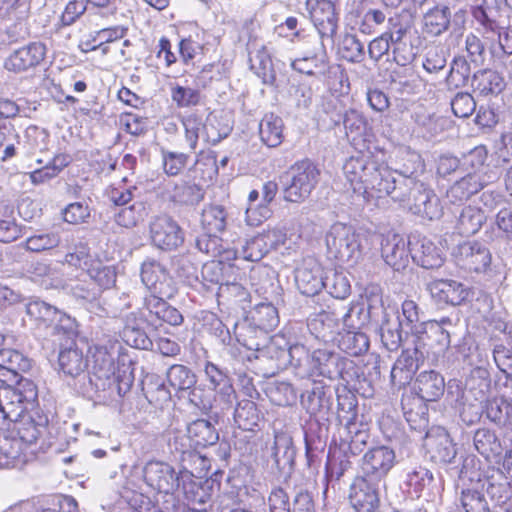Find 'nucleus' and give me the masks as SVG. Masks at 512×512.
Listing matches in <instances>:
<instances>
[{
    "instance_id": "6",
    "label": "nucleus",
    "mask_w": 512,
    "mask_h": 512,
    "mask_svg": "<svg viewBox=\"0 0 512 512\" xmlns=\"http://www.w3.org/2000/svg\"><path fill=\"white\" fill-rule=\"evenodd\" d=\"M320 170L309 159L294 163L281 177L283 199L304 202L319 182Z\"/></svg>"
},
{
    "instance_id": "58",
    "label": "nucleus",
    "mask_w": 512,
    "mask_h": 512,
    "mask_svg": "<svg viewBox=\"0 0 512 512\" xmlns=\"http://www.w3.org/2000/svg\"><path fill=\"white\" fill-rule=\"evenodd\" d=\"M85 276L90 277L96 287L101 290L109 289L115 285L117 273L114 266L104 265L100 261H96L87 268Z\"/></svg>"
},
{
    "instance_id": "47",
    "label": "nucleus",
    "mask_w": 512,
    "mask_h": 512,
    "mask_svg": "<svg viewBox=\"0 0 512 512\" xmlns=\"http://www.w3.org/2000/svg\"><path fill=\"white\" fill-rule=\"evenodd\" d=\"M261 414L255 402L244 399L238 402L234 411V421L245 431H253L259 425Z\"/></svg>"
},
{
    "instance_id": "14",
    "label": "nucleus",
    "mask_w": 512,
    "mask_h": 512,
    "mask_svg": "<svg viewBox=\"0 0 512 512\" xmlns=\"http://www.w3.org/2000/svg\"><path fill=\"white\" fill-rule=\"evenodd\" d=\"M325 276L321 264L314 258L308 257L295 270V282L299 291L306 296L318 294L323 286Z\"/></svg>"
},
{
    "instance_id": "10",
    "label": "nucleus",
    "mask_w": 512,
    "mask_h": 512,
    "mask_svg": "<svg viewBox=\"0 0 512 512\" xmlns=\"http://www.w3.org/2000/svg\"><path fill=\"white\" fill-rule=\"evenodd\" d=\"M141 281L151 292L171 299L178 291L177 283L167 268L155 259H146L140 270Z\"/></svg>"
},
{
    "instance_id": "26",
    "label": "nucleus",
    "mask_w": 512,
    "mask_h": 512,
    "mask_svg": "<svg viewBox=\"0 0 512 512\" xmlns=\"http://www.w3.org/2000/svg\"><path fill=\"white\" fill-rule=\"evenodd\" d=\"M248 50L251 70L262 79L264 84L273 85L276 80V73L271 56L265 45L249 43Z\"/></svg>"
},
{
    "instance_id": "2",
    "label": "nucleus",
    "mask_w": 512,
    "mask_h": 512,
    "mask_svg": "<svg viewBox=\"0 0 512 512\" xmlns=\"http://www.w3.org/2000/svg\"><path fill=\"white\" fill-rule=\"evenodd\" d=\"M343 173L353 193L363 202L389 197L388 166L378 162L369 148L349 157L343 165Z\"/></svg>"
},
{
    "instance_id": "43",
    "label": "nucleus",
    "mask_w": 512,
    "mask_h": 512,
    "mask_svg": "<svg viewBox=\"0 0 512 512\" xmlns=\"http://www.w3.org/2000/svg\"><path fill=\"white\" fill-rule=\"evenodd\" d=\"M484 413L498 427L512 431V406L510 402L503 398L486 400Z\"/></svg>"
},
{
    "instance_id": "16",
    "label": "nucleus",
    "mask_w": 512,
    "mask_h": 512,
    "mask_svg": "<svg viewBox=\"0 0 512 512\" xmlns=\"http://www.w3.org/2000/svg\"><path fill=\"white\" fill-rule=\"evenodd\" d=\"M46 46L41 42H31L13 51L5 60L8 71L21 73L38 66L45 58Z\"/></svg>"
},
{
    "instance_id": "64",
    "label": "nucleus",
    "mask_w": 512,
    "mask_h": 512,
    "mask_svg": "<svg viewBox=\"0 0 512 512\" xmlns=\"http://www.w3.org/2000/svg\"><path fill=\"white\" fill-rule=\"evenodd\" d=\"M341 57L352 63H360L365 58L364 44L352 34H346L339 45Z\"/></svg>"
},
{
    "instance_id": "59",
    "label": "nucleus",
    "mask_w": 512,
    "mask_h": 512,
    "mask_svg": "<svg viewBox=\"0 0 512 512\" xmlns=\"http://www.w3.org/2000/svg\"><path fill=\"white\" fill-rule=\"evenodd\" d=\"M413 345V348L404 349L396 362L414 375L424 359L426 343L423 337H419L413 339Z\"/></svg>"
},
{
    "instance_id": "15",
    "label": "nucleus",
    "mask_w": 512,
    "mask_h": 512,
    "mask_svg": "<svg viewBox=\"0 0 512 512\" xmlns=\"http://www.w3.org/2000/svg\"><path fill=\"white\" fill-rule=\"evenodd\" d=\"M467 160L474 168L473 172H469L455 183L462 189L466 195L471 198L473 195L481 191L491 180L490 176L486 175L484 171V162L486 154L482 149H475L471 151Z\"/></svg>"
},
{
    "instance_id": "53",
    "label": "nucleus",
    "mask_w": 512,
    "mask_h": 512,
    "mask_svg": "<svg viewBox=\"0 0 512 512\" xmlns=\"http://www.w3.org/2000/svg\"><path fill=\"white\" fill-rule=\"evenodd\" d=\"M338 346L351 356H359L368 351L370 341L365 333L348 330L341 335Z\"/></svg>"
},
{
    "instance_id": "11",
    "label": "nucleus",
    "mask_w": 512,
    "mask_h": 512,
    "mask_svg": "<svg viewBox=\"0 0 512 512\" xmlns=\"http://www.w3.org/2000/svg\"><path fill=\"white\" fill-rule=\"evenodd\" d=\"M152 244L163 251H173L184 242V232L177 221L168 215L154 217L149 223Z\"/></svg>"
},
{
    "instance_id": "52",
    "label": "nucleus",
    "mask_w": 512,
    "mask_h": 512,
    "mask_svg": "<svg viewBox=\"0 0 512 512\" xmlns=\"http://www.w3.org/2000/svg\"><path fill=\"white\" fill-rule=\"evenodd\" d=\"M454 326L452 319L449 317H442L439 320H429L426 323L423 336L428 335L429 338L435 340L441 349H447L451 343V328Z\"/></svg>"
},
{
    "instance_id": "54",
    "label": "nucleus",
    "mask_w": 512,
    "mask_h": 512,
    "mask_svg": "<svg viewBox=\"0 0 512 512\" xmlns=\"http://www.w3.org/2000/svg\"><path fill=\"white\" fill-rule=\"evenodd\" d=\"M406 482L418 497L422 493L430 495L435 486L433 473L422 466L415 467L409 471Z\"/></svg>"
},
{
    "instance_id": "62",
    "label": "nucleus",
    "mask_w": 512,
    "mask_h": 512,
    "mask_svg": "<svg viewBox=\"0 0 512 512\" xmlns=\"http://www.w3.org/2000/svg\"><path fill=\"white\" fill-rule=\"evenodd\" d=\"M337 325L338 318L334 312L329 311L319 312L308 323L309 329L316 333V337L323 340H326V338L333 333Z\"/></svg>"
},
{
    "instance_id": "29",
    "label": "nucleus",
    "mask_w": 512,
    "mask_h": 512,
    "mask_svg": "<svg viewBox=\"0 0 512 512\" xmlns=\"http://www.w3.org/2000/svg\"><path fill=\"white\" fill-rule=\"evenodd\" d=\"M180 488L187 501L186 505L209 507L212 498V487L208 481L205 483L198 481L192 472L188 470L187 473H184V479Z\"/></svg>"
},
{
    "instance_id": "34",
    "label": "nucleus",
    "mask_w": 512,
    "mask_h": 512,
    "mask_svg": "<svg viewBox=\"0 0 512 512\" xmlns=\"http://www.w3.org/2000/svg\"><path fill=\"white\" fill-rule=\"evenodd\" d=\"M189 442L197 448H205L216 444L219 434L214 425L206 419H197L187 427Z\"/></svg>"
},
{
    "instance_id": "51",
    "label": "nucleus",
    "mask_w": 512,
    "mask_h": 512,
    "mask_svg": "<svg viewBox=\"0 0 512 512\" xmlns=\"http://www.w3.org/2000/svg\"><path fill=\"white\" fill-rule=\"evenodd\" d=\"M278 191V185L274 181H268L263 184L262 187V198L265 205H261L260 210V217H256L257 210L249 207L246 210V222L250 226H258L262 223L264 219H267L270 217V209L267 207L269 203H271Z\"/></svg>"
},
{
    "instance_id": "28",
    "label": "nucleus",
    "mask_w": 512,
    "mask_h": 512,
    "mask_svg": "<svg viewBox=\"0 0 512 512\" xmlns=\"http://www.w3.org/2000/svg\"><path fill=\"white\" fill-rule=\"evenodd\" d=\"M280 302H283V300L276 297L275 301L258 303L250 311L251 323L260 329L261 336L279 325L280 319L276 305Z\"/></svg>"
},
{
    "instance_id": "12",
    "label": "nucleus",
    "mask_w": 512,
    "mask_h": 512,
    "mask_svg": "<svg viewBox=\"0 0 512 512\" xmlns=\"http://www.w3.org/2000/svg\"><path fill=\"white\" fill-rule=\"evenodd\" d=\"M308 15L318 33L334 42L339 27V14L332 0H306Z\"/></svg>"
},
{
    "instance_id": "17",
    "label": "nucleus",
    "mask_w": 512,
    "mask_h": 512,
    "mask_svg": "<svg viewBox=\"0 0 512 512\" xmlns=\"http://www.w3.org/2000/svg\"><path fill=\"white\" fill-rule=\"evenodd\" d=\"M427 290L437 303L457 306L467 300L469 289L453 279H436L427 284Z\"/></svg>"
},
{
    "instance_id": "22",
    "label": "nucleus",
    "mask_w": 512,
    "mask_h": 512,
    "mask_svg": "<svg viewBox=\"0 0 512 512\" xmlns=\"http://www.w3.org/2000/svg\"><path fill=\"white\" fill-rule=\"evenodd\" d=\"M381 255L385 263L395 271H402L409 265L410 250L398 234L387 235L381 242Z\"/></svg>"
},
{
    "instance_id": "8",
    "label": "nucleus",
    "mask_w": 512,
    "mask_h": 512,
    "mask_svg": "<svg viewBox=\"0 0 512 512\" xmlns=\"http://www.w3.org/2000/svg\"><path fill=\"white\" fill-rule=\"evenodd\" d=\"M395 461V452L390 447L376 446L369 449L362 457L360 479L380 486L395 465Z\"/></svg>"
},
{
    "instance_id": "45",
    "label": "nucleus",
    "mask_w": 512,
    "mask_h": 512,
    "mask_svg": "<svg viewBox=\"0 0 512 512\" xmlns=\"http://www.w3.org/2000/svg\"><path fill=\"white\" fill-rule=\"evenodd\" d=\"M283 120L281 117L269 113L265 114L259 123V135L268 147H277L283 141Z\"/></svg>"
},
{
    "instance_id": "4",
    "label": "nucleus",
    "mask_w": 512,
    "mask_h": 512,
    "mask_svg": "<svg viewBox=\"0 0 512 512\" xmlns=\"http://www.w3.org/2000/svg\"><path fill=\"white\" fill-rule=\"evenodd\" d=\"M187 469L176 470L171 464L161 460H150L142 469L143 480L153 491L164 494V506L168 510H177L179 499L175 493L179 490Z\"/></svg>"
},
{
    "instance_id": "36",
    "label": "nucleus",
    "mask_w": 512,
    "mask_h": 512,
    "mask_svg": "<svg viewBox=\"0 0 512 512\" xmlns=\"http://www.w3.org/2000/svg\"><path fill=\"white\" fill-rule=\"evenodd\" d=\"M291 68L301 74L321 79L329 69L327 54L301 55L295 58Z\"/></svg>"
},
{
    "instance_id": "1",
    "label": "nucleus",
    "mask_w": 512,
    "mask_h": 512,
    "mask_svg": "<svg viewBox=\"0 0 512 512\" xmlns=\"http://www.w3.org/2000/svg\"><path fill=\"white\" fill-rule=\"evenodd\" d=\"M389 197L413 214L428 220L442 216V206L434 190L422 179L425 162L421 155L408 151L397 170L388 167Z\"/></svg>"
},
{
    "instance_id": "31",
    "label": "nucleus",
    "mask_w": 512,
    "mask_h": 512,
    "mask_svg": "<svg viewBox=\"0 0 512 512\" xmlns=\"http://www.w3.org/2000/svg\"><path fill=\"white\" fill-rule=\"evenodd\" d=\"M492 379L489 370L483 366L473 368L465 380V391L475 401L484 402L491 392Z\"/></svg>"
},
{
    "instance_id": "49",
    "label": "nucleus",
    "mask_w": 512,
    "mask_h": 512,
    "mask_svg": "<svg viewBox=\"0 0 512 512\" xmlns=\"http://www.w3.org/2000/svg\"><path fill=\"white\" fill-rule=\"evenodd\" d=\"M143 392L148 402L155 407L162 408L170 402L171 393L163 380L155 375L147 377L143 381Z\"/></svg>"
},
{
    "instance_id": "19",
    "label": "nucleus",
    "mask_w": 512,
    "mask_h": 512,
    "mask_svg": "<svg viewBox=\"0 0 512 512\" xmlns=\"http://www.w3.org/2000/svg\"><path fill=\"white\" fill-rule=\"evenodd\" d=\"M503 5L512 10V0H482L481 4L472 8V17L477 22L481 33L499 31V18Z\"/></svg>"
},
{
    "instance_id": "7",
    "label": "nucleus",
    "mask_w": 512,
    "mask_h": 512,
    "mask_svg": "<svg viewBox=\"0 0 512 512\" xmlns=\"http://www.w3.org/2000/svg\"><path fill=\"white\" fill-rule=\"evenodd\" d=\"M119 352V345L112 343L110 346L96 345L92 354V374L88 376L91 390L106 391L111 387L112 376H114L115 356Z\"/></svg>"
},
{
    "instance_id": "44",
    "label": "nucleus",
    "mask_w": 512,
    "mask_h": 512,
    "mask_svg": "<svg viewBox=\"0 0 512 512\" xmlns=\"http://www.w3.org/2000/svg\"><path fill=\"white\" fill-rule=\"evenodd\" d=\"M402 327L403 322L400 317L391 319L387 313L383 314L382 321L380 324V337L383 346L388 351H397L402 342Z\"/></svg>"
},
{
    "instance_id": "33",
    "label": "nucleus",
    "mask_w": 512,
    "mask_h": 512,
    "mask_svg": "<svg viewBox=\"0 0 512 512\" xmlns=\"http://www.w3.org/2000/svg\"><path fill=\"white\" fill-rule=\"evenodd\" d=\"M272 456L278 470H291L295 462V448L292 437L286 432H277L274 437Z\"/></svg>"
},
{
    "instance_id": "39",
    "label": "nucleus",
    "mask_w": 512,
    "mask_h": 512,
    "mask_svg": "<svg viewBox=\"0 0 512 512\" xmlns=\"http://www.w3.org/2000/svg\"><path fill=\"white\" fill-rule=\"evenodd\" d=\"M451 11L446 5L429 9L423 17V30L430 36H439L450 26Z\"/></svg>"
},
{
    "instance_id": "57",
    "label": "nucleus",
    "mask_w": 512,
    "mask_h": 512,
    "mask_svg": "<svg viewBox=\"0 0 512 512\" xmlns=\"http://www.w3.org/2000/svg\"><path fill=\"white\" fill-rule=\"evenodd\" d=\"M169 385L176 391H184L196 384V376L193 371L185 365L174 364L169 367L166 373Z\"/></svg>"
},
{
    "instance_id": "48",
    "label": "nucleus",
    "mask_w": 512,
    "mask_h": 512,
    "mask_svg": "<svg viewBox=\"0 0 512 512\" xmlns=\"http://www.w3.org/2000/svg\"><path fill=\"white\" fill-rule=\"evenodd\" d=\"M26 313L39 328H51L58 309L42 300H33L26 306Z\"/></svg>"
},
{
    "instance_id": "40",
    "label": "nucleus",
    "mask_w": 512,
    "mask_h": 512,
    "mask_svg": "<svg viewBox=\"0 0 512 512\" xmlns=\"http://www.w3.org/2000/svg\"><path fill=\"white\" fill-rule=\"evenodd\" d=\"M234 333L239 345L248 351H252L255 358L261 357V351L266 340V333H264V336H261L260 329L255 327L252 323L236 325Z\"/></svg>"
},
{
    "instance_id": "9",
    "label": "nucleus",
    "mask_w": 512,
    "mask_h": 512,
    "mask_svg": "<svg viewBox=\"0 0 512 512\" xmlns=\"http://www.w3.org/2000/svg\"><path fill=\"white\" fill-rule=\"evenodd\" d=\"M453 257L460 269L470 273H486L492 264L490 249L478 241L459 244L453 251Z\"/></svg>"
},
{
    "instance_id": "46",
    "label": "nucleus",
    "mask_w": 512,
    "mask_h": 512,
    "mask_svg": "<svg viewBox=\"0 0 512 512\" xmlns=\"http://www.w3.org/2000/svg\"><path fill=\"white\" fill-rule=\"evenodd\" d=\"M350 446L340 447L329 453L326 464V475L330 479L340 480V478L352 469Z\"/></svg>"
},
{
    "instance_id": "35",
    "label": "nucleus",
    "mask_w": 512,
    "mask_h": 512,
    "mask_svg": "<svg viewBox=\"0 0 512 512\" xmlns=\"http://www.w3.org/2000/svg\"><path fill=\"white\" fill-rule=\"evenodd\" d=\"M28 410L19 394L13 388L2 382L0 385V415L3 419L17 421Z\"/></svg>"
},
{
    "instance_id": "20",
    "label": "nucleus",
    "mask_w": 512,
    "mask_h": 512,
    "mask_svg": "<svg viewBox=\"0 0 512 512\" xmlns=\"http://www.w3.org/2000/svg\"><path fill=\"white\" fill-rule=\"evenodd\" d=\"M332 389L321 382L313 383L301 394V405L311 416L324 418L332 407Z\"/></svg>"
},
{
    "instance_id": "61",
    "label": "nucleus",
    "mask_w": 512,
    "mask_h": 512,
    "mask_svg": "<svg viewBox=\"0 0 512 512\" xmlns=\"http://www.w3.org/2000/svg\"><path fill=\"white\" fill-rule=\"evenodd\" d=\"M171 198L179 204L195 205L202 201L204 193L202 188L196 184L180 182L174 186Z\"/></svg>"
},
{
    "instance_id": "63",
    "label": "nucleus",
    "mask_w": 512,
    "mask_h": 512,
    "mask_svg": "<svg viewBox=\"0 0 512 512\" xmlns=\"http://www.w3.org/2000/svg\"><path fill=\"white\" fill-rule=\"evenodd\" d=\"M232 131V126L218 119L216 116L210 117L206 120L203 126V138L211 144L216 145L222 139L228 137Z\"/></svg>"
},
{
    "instance_id": "30",
    "label": "nucleus",
    "mask_w": 512,
    "mask_h": 512,
    "mask_svg": "<svg viewBox=\"0 0 512 512\" xmlns=\"http://www.w3.org/2000/svg\"><path fill=\"white\" fill-rule=\"evenodd\" d=\"M471 86L481 96H495L506 87L504 77L492 69H481L472 76Z\"/></svg>"
},
{
    "instance_id": "27",
    "label": "nucleus",
    "mask_w": 512,
    "mask_h": 512,
    "mask_svg": "<svg viewBox=\"0 0 512 512\" xmlns=\"http://www.w3.org/2000/svg\"><path fill=\"white\" fill-rule=\"evenodd\" d=\"M445 389L443 376L436 371H423L416 378L414 390L418 397L417 400L436 401L439 399Z\"/></svg>"
},
{
    "instance_id": "42",
    "label": "nucleus",
    "mask_w": 512,
    "mask_h": 512,
    "mask_svg": "<svg viewBox=\"0 0 512 512\" xmlns=\"http://www.w3.org/2000/svg\"><path fill=\"white\" fill-rule=\"evenodd\" d=\"M228 212L223 205H205L201 213V225L209 233L216 235L226 229Z\"/></svg>"
},
{
    "instance_id": "3",
    "label": "nucleus",
    "mask_w": 512,
    "mask_h": 512,
    "mask_svg": "<svg viewBox=\"0 0 512 512\" xmlns=\"http://www.w3.org/2000/svg\"><path fill=\"white\" fill-rule=\"evenodd\" d=\"M310 366L317 375L330 380H342L346 386L364 397L373 395L372 381L380 378L379 360H375L373 372H369L370 379H367L353 360L327 349L315 350L311 355Z\"/></svg>"
},
{
    "instance_id": "41",
    "label": "nucleus",
    "mask_w": 512,
    "mask_h": 512,
    "mask_svg": "<svg viewBox=\"0 0 512 512\" xmlns=\"http://www.w3.org/2000/svg\"><path fill=\"white\" fill-rule=\"evenodd\" d=\"M473 444L477 452L487 460L499 457L503 451L501 441L496 433L487 428L475 431Z\"/></svg>"
},
{
    "instance_id": "5",
    "label": "nucleus",
    "mask_w": 512,
    "mask_h": 512,
    "mask_svg": "<svg viewBox=\"0 0 512 512\" xmlns=\"http://www.w3.org/2000/svg\"><path fill=\"white\" fill-rule=\"evenodd\" d=\"M330 257L342 264L354 266L363 257L362 235L351 225L334 223L325 237Z\"/></svg>"
},
{
    "instance_id": "55",
    "label": "nucleus",
    "mask_w": 512,
    "mask_h": 512,
    "mask_svg": "<svg viewBox=\"0 0 512 512\" xmlns=\"http://www.w3.org/2000/svg\"><path fill=\"white\" fill-rule=\"evenodd\" d=\"M403 326L409 328L413 338L423 337L427 321H421L418 305L413 300H405L402 303Z\"/></svg>"
},
{
    "instance_id": "25",
    "label": "nucleus",
    "mask_w": 512,
    "mask_h": 512,
    "mask_svg": "<svg viewBox=\"0 0 512 512\" xmlns=\"http://www.w3.org/2000/svg\"><path fill=\"white\" fill-rule=\"evenodd\" d=\"M164 296L149 295L144 297L142 310L148 313L151 319L166 322L172 326H179L183 323V316L175 307L168 304Z\"/></svg>"
},
{
    "instance_id": "21",
    "label": "nucleus",
    "mask_w": 512,
    "mask_h": 512,
    "mask_svg": "<svg viewBox=\"0 0 512 512\" xmlns=\"http://www.w3.org/2000/svg\"><path fill=\"white\" fill-rule=\"evenodd\" d=\"M424 446L435 463H451L457 454L455 445L444 429L427 431Z\"/></svg>"
},
{
    "instance_id": "60",
    "label": "nucleus",
    "mask_w": 512,
    "mask_h": 512,
    "mask_svg": "<svg viewBox=\"0 0 512 512\" xmlns=\"http://www.w3.org/2000/svg\"><path fill=\"white\" fill-rule=\"evenodd\" d=\"M471 75L470 63L463 56L454 57L450 64L446 83L449 87H463L467 84Z\"/></svg>"
},
{
    "instance_id": "38",
    "label": "nucleus",
    "mask_w": 512,
    "mask_h": 512,
    "mask_svg": "<svg viewBox=\"0 0 512 512\" xmlns=\"http://www.w3.org/2000/svg\"><path fill=\"white\" fill-rule=\"evenodd\" d=\"M20 439L8 434H0V466L15 467L25 462L24 450Z\"/></svg>"
},
{
    "instance_id": "50",
    "label": "nucleus",
    "mask_w": 512,
    "mask_h": 512,
    "mask_svg": "<svg viewBox=\"0 0 512 512\" xmlns=\"http://www.w3.org/2000/svg\"><path fill=\"white\" fill-rule=\"evenodd\" d=\"M134 314H130L126 318V324L122 331V338L127 345L143 350H149L153 347V341L148 337L146 332L138 327L135 323Z\"/></svg>"
},
{
    "instance_id": "56",
    "label": "nucleus",
    "mask_w": 512,
    "mask_h": 512,
    "mask_svg": "<svg viewBox=\"0 0 512 512\" xmlns=\"http://www.w3.org/2000/svg\"><path fill=\"white\" fill-rule=\"evenodd\" d=\"M288 329L285 328L278 334L274 335L267 345L263 346L261 356H267L273 352L276 353V368L286 364L287 352L290 349L293 341L287 338Z\"/></svg>"
},
{
    "instance_id": "23",
    "label": "nucleus",
    "mask_w": 512,
    "mask_h": 512,
    "mask_svg": "<svg viewBox=\"0 0 512 512\" xmlns=\"http://www.w3.org/2000/svg\"><path fill=\"white\" fill-rule=\"evenodd\" d=\"M412 260L424 269L440 268L445 257L441 248L437 247L430 239L423 237L409 242Z\"/></svg>"
},
{
    "instance_id": "18",
    "label": "nucleus",
    "mask_w": 512,
    "mask_h": 512,
    "mask_svg": "<svg viewBox=\"0 0 512 512\" xmlns=\"http://www.w3.org/2000/svg\"><path fill=\"white\" fill-rule=\"evenodd\" d=\"M59 372L65 379H84L88 368V358L72 342L68 347H61L58 354Z\"/></svg>"
},
{
    "instance_id": "37",
    "label": "nucleus",
    "mask_w": 512,
    "mask_h": 512,
    "mask_svg": "<svg viewBox=\"0 0 512 512\" xmlns=\"http://www.w3.org/2000/svg\"><path fill=\"white\" fill-rule=\"evenodd\" d=\"M404 417L412 430L424 432L428 427L427 407L416 397H404L401 401Z\"/></svg>"
},
{
    "instance_id": "13",
    "label": "nucleus",
    "mask_w": 512,
    "mask_h": 512,
    "mask_svg": "<svg viewBox=\"0 0 512 512\" xmlns=\"http://www.w3.org/2000/svg\"><path fill=\"white\" fill-rule=\"evenodd\" d=\"M346 136L357 150H366L374 138L372 127L366 117L355 109L347 110L343 115Z\"/></svg>"
},
{
    "instance_id": "32",
    "label": "nucleus",
    "mask_w": 512,
    "mask_h": 512,
    "mask_svg": "<svg viewBox=\"0 0 512 512\" xmlns=\"http://www.w3.org/2000/svg\"><path fill=\"white\" fill-rule=\"evenodd\" d=\"M486 219L487 216L480 207L468 205L456 217L454 228L461 236H472L481 229Z\"/></svg>"
},
{
    "instance_id": "24",
    "label": "nucleus",
    "mask_w": 512,
    "mask_h": 512,
    "mask_svg": "<svg viewBox=\"0 0 512 512\" xmlns=\"http://www.w3.org/2000/svg\"><path fill=\"white\" fill-rule=\"evenodd\" d=\"M379 487L361 479L351 487L350 501L356 512H381Z\"/></svg>"
}]
</instances>
